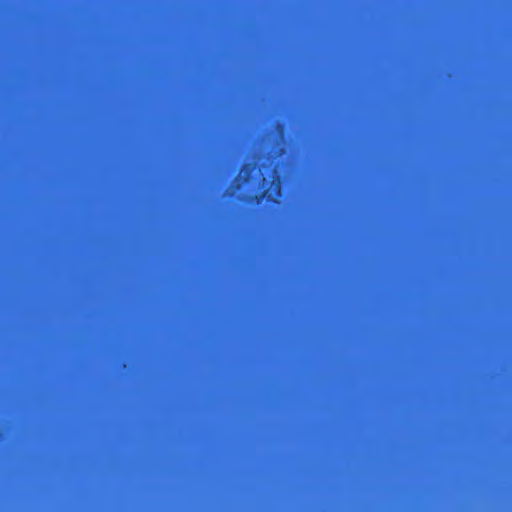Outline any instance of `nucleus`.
Returning a JSON list of instances; mask_svg holds the SVG:
<instances>
[{
	"label": "nucleus",
	"mask_w": 512,
	"mask_h": 512,
	"mask_svg": "<svg viewBox=\"0 0 512 512\" xmlns=\"http://www.w3.org/2000/svg\"><path fill=\"white\" fill-rule=\"evenodd\" d=\"M283 180L280 176H274L271 181V186L268 189H265L255 195V200L257 204L266 201L268 204L277 205L280 204L281 199L283 198Z\"/></svg>",
	"instance_id": "obj_1"
}]
</instances>
